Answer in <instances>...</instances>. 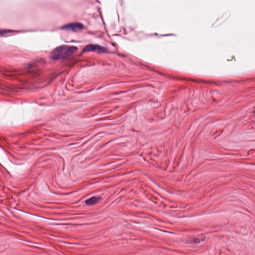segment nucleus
<instances>
[{
	"instance_id": "obj_9",
	"label": "nucleus",
	"mask_w": 255,
	"mask_h": 255,
	"mask_svg": "<svg viewBox=\"0 0 255 255\" xmlns=\"http://www.w3.org/2000/svg\"><path fill=\"white\" fill-rule=\"evenodd\" d=\"M9 70L7 69H3V70H2L1 71H0V72H1L3 74H4V72H9Z\"/></svg>"
},
{
	"instance_id": "obj_1",
	"label": "nucleus",
	"mask_w": 255,
	"mask_h": 255,
	"mask_svg": "<svg viewBox=\"0 0 255 255\" xmlns=\"http://www.w3.org/2000/svg\"><path fill=\"white\" fill-rule=\"evenodd\" d=\"M95 52L98 54L106 53L108 52L107 48L99 44H89L86 45L83 49L82 52Z\"/></svg>"
},
{
	"instance_id": "obj_6",
	"label": "nucleus",
	"mask_w": 255,
	"mask_h": 255,
	"mask_svg": "<svg viewBox=\"0 0 255 255\" xmlns=\"http://www.w3.org/2000/svg\"><path fill=\"white\" fill-rule=\"evenodd\" d=\"M101 199L100 197H96L95 196L92 197L85 201V203L87 205H93L97 204Z\"/></svg>"
},
{
	"instance_id": "obj_2",
	"label": "nucleus",
	"mask_w": 255,
	"mask_h": 255,
	"mask_svg": "<svg viewBox=\"0 0 255 255\" xmlns=\"http://www.w3.org/2000/svg\"><path fill=\"white\" fill-rule=\"evenodd\" d=\"M50 57L52 60H54L67 58V55L64 51V45L57 47L54 49L51 52Z\"/></svg>"
},
{
	"instance_id": "obj_10",
	"label": "nucleus",
	"mask_w": 255,
	"mask_h": 255,
	"mask_svg": "<svg viewBox=\"0 0 255 255\" xmlns=\"http://www.w3.org/2000/svg\"><path fill=\"white\" fill-rule=\"evenodd\" d=\"M173 34H165V35H163L164 36H170V35H172Z\"/></svg>"
},
{
	"instance_id": "obj_4",
	"label": "nucleus",
	"mask_w": 255,
	"mask_h": 255,
	"mask_svg": "<svg viewBox=\"0 0 255 255\" xmlns=\"http://www.w3.org/2000/svg\"><path fill=\"white\" fill-rule=\"evenodd\" d=\"M44 61L42 60L40 62L34 63H28V66L29 68L28 71L33 74V76H37L39 74L40 70L44 65Z\"/></svg>"
},
{
	"instance_id": "obj_5",
	"label": "nucleus",
	"mask_w": 255,
	"mask_h": 255,
	"mask_svg": "<svg viewBox=\"0 0 255 255\" xmlns=\"http://www.w3.org/2000/svg\"><path fill=\"white\" fill-rule=\"evenodd\" d=\"M64 49L65 54L67 55V58L70 56L72 54L77 50L78 48L76 46H64Z\"/></svg>"
},
{
	"instance_id": "obj_3",
	"label": "nucleus",
	"mask_w": 255,
	"mask_h": 255,
	"mask_svg": "<svg viewBox=\"0 0 255 255\" xmlns=\"http://www.w3.org/2000/svg\"><path fill=\"white\" fill-rule=\"evenodd\" d=\"M84 25L81 23H70L65 24L60 27V29L66 30L67 31H72L77 32L79 30L84 29Z\"/></svg>"
},
{
	"instance_id": "obj_8",
	"label": "nucleus",
	"mask_w": 255,
	"mask_h": 255,
	"mask_svg": "<svg viewBox=\"0 0 255 255\" xmlns=\"http://www.w3.org/2000/svg\"><path fill=\"white\" fill-rule=\"evenodd\" d=\"M12 31L11 30H4L2 31H0V34L1 35H3L4 34L6 33L9 32H11Z\"/></svg>"
},
{
	"instance_id": "obj_7",
	"label": "nucleus",
	"mask_w": 255,
	"mask_h": 255,
	"mask_svg": "<svg viewBox=\"0 0 255 255\" xmlns=\"http://www.w3.org/2000/svg\"><path fill=\"white\" fill-rule=\"evenodd\" d=\"M205 239V236L204 235H201L199 238H193L191 239L190 241L195 244H199L201 242L204 241Z\"/></svg>"
}]
</instances>
